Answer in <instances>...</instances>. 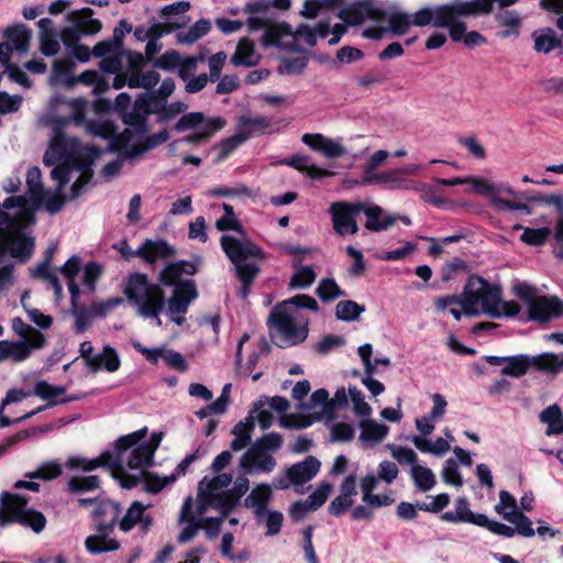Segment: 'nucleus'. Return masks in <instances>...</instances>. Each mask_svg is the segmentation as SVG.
Returning <instances> with one entry per match:
<instances>
[{"label":"nucleus","mask_w":563,"mask_h":563,"mask_svg":"<svg viewBox=\"0 0 563 563\" xmlns=\"http://www.w3.org/2000/svg\"><path fill=\"white\" fill-rule=\"evenodd\" d=\"M93 11L90 8L70 11L67 14L69 26L60 31V40L64 44H74L82 36L93 35L100 32L101 22L92 18Z\"/></svg>","instance_id":"obj_15"},{"label":"nucleus","mask_w":563,"mask_h":563,"mask_svg":"<svg viewBox=\"0 0 563 563\" xmlns=\"http://www.w3.org/2000/svg\"><path fill=\"white\" fill-rule=\"evenodd\" d=\"M120 365L121 360L118 352L112 346L104 345L101 352L95 354L87 366L93 373L99 371L114 373L120 368Z\"/></svg>","instance_id":"obj_29"},{"label":"nucleus","mask_w":563,"mask_h":563,"mask_svg":"<svg viewBox=\"0 0 563 563\" xmlns=\"http://www.w3.org/2000/svg\"><path fill=\"white\" fill-rule=\"evenodd\" d=\"M399 169H391L379 174H373L369 177H365L364 184H388L393 189H410L412 188L409 181L400 178Z\"/></svg>","instance_id":"obj_43"},{"label":"nucleus","mask_w":563,"mask_h":563,"mask_svg":"<svg viewBox=\"0 0 563 563\" xmlns=\"http://www.w3.org/2000/svg\"><path fill=\"white\" fill-rule=\"evenodd\" d=\"M282 164L288 165L299 172L306 173L310 178H320L329 176L330 172L322 169L310 163V157L307 155L296 154L280 162Z\"/></svg>","instance_id":"obj_37"},{"label":"nucleus","mask_w":563,"mask_h":563,"mask_svg":"<svg viewBox=\"0 0 563 563\" xmlns=\"http://www.w3.org/2000/svg\"><path fill=\"white\" fill-rule=\"evenodd\" d=\"M34 246V240L24 234L16 216L0 212V257L9 252L12 257L25 262Z\"/></svg>","instance_id":"obj_12"},{"label":"nucleus","mask_w":563,"mask_h":563,"mask_svg":"<svg viewBox=\"0 0 563 563\" xmlns=\"http://www.w3.org/2000/svg\"><path fill=\"white\" fill-rule=\"evenodd\" d=\"M273 496L272 487L267 484L256 485L244 499V506L254 510L257 520H261L266 512L267 505Z\"/></svg>","instance_id":"obj_27"},{"label":"nucleus","mask_w":563,"mask_h":563,"mask_svg":"<svg viewBox=\"0 0 563 563\" xmlns=\"http://www.w3.org/2000/svg\"><path fill=\"white\" fill-rule=\"evenodd\" d=\"M316 292L318 297L323 301H331L344 295L333 278L322 279L319 283Z\"/></svg>","instance_id":"obj_64"},{"label":"nucleus","mask_w":563,"mask_h":563,"mask_svg":"<svg viewBox=\"0 0 563 563\" xmlns=\"http://www.w3.org/2000/svg\"><path fill=\"white\" fill-rule=\"evenodd\" d=\"M362 212H364L367 218L365 228L368 231H385L397 221V217L385 214L383 208L377 205L363 202Z\"/></svg>","instance_id":"obj_25"},{"label":"nucleus","mask_w":563,"mask_h":563,"mask_svg":"<svg viewBox=\"0 0 563 563\" xmlns=\"http://www.w3.org/2000/svg\"><path fill=\"white\" fill-rule=\"evenodd\" d=\"M466 184L471 185L470 191L481 196H487L494 205V199L500 195V190L494 184L477 177H465Z\"/></svg>","instance_id":"obj_53"},{"label":"nucleus","mask_w":563,"mask_h":563,"mask_svg":"<svg viewBox=\"0 0 563 563\" xmlns=\"http://www.w3.org/2000/svg\"><path fill=\"white\" fill-rule=\"evenodd\" d=\"M243 12L249 14L246 24L251 32L264 31L274 21L268 14V4L265 2L247 3Z\"/></svg>","instance_id":"obj_28"},{"label":"nucleus","mask_w":563,"mask_h":563,"mask_svg":"<svg viewBox=\"0 0 563 563\" xmlns=\"http://www.w3.org/2000/svg\"><path fill=\"white\" fill-rule=\"evenodd\" d=\"M301 308L318 311L319 306L311 296L297 295L274 307L269 313L267 324L280 347L298 344L307 338L308 317Z\"/></svg>","instance_id":"obj_4"},{"label":"nucleus","mask_w":563,"mask_h":563,"mask_svg":"<svg viewBox=\"0 0 563 563\" xmlns=\"http://www.w3.org/2000/svg\"><path fill=\"white\" fill-rule=\"evenodd\" d=\"M56 250V245H51L46 250L42 262L38 263L35 267L31 268V276L33 278H38L48 283L54 289L56 299L59 300L63 296V287L58 280L56 271L51 268V263Z\"/></svg>","instance_id":"obj_20"},{"label":"nucleus","mask_w":563,"mask_h":563,"mask_svg":"<svg viewBox=\"0 0 563 563\" xmlns=\"http://www.w3.org/2000/svg\"><path fill=\"white\" fill-rule=\"evenodd\" d=\"M152 465H153V461L151 462V465H148V467H151ZM145 468H147V466L137 468L139 471H141V473H140V475H135V476L139 477L137 484L141 482V478H144L145 490L148 493L157 494L166 485L174 483L177 478V475H175V474H172L170 476H166V477H159L157 475L145 472Z\"/></svg>","instance_id":"obj_49"},{"label":"nucleus","mask_w":563,"mask_h":563,"mask_svg":"<svg viewBox=\"0 0 563 563\" xmlns=\"http://www.w3.org/2000/svg\"><path fill=\"white\" fill-rule=\"evenodd\" d=\"M247 140L246 133H240L238 130L234 135L222 140L219 145V154L217 156V162L220 163L224 161L238 146L244 143Z\"/></svg>","instance_id":"obj_61"},{"label":"nucleus","mask_w":563,"mask_h":563,"mask_svg":"<svg viewBox=\"0 0 563 563\" xmlns=\"http://www.w3.org/2000/svg\"><path fill=\"white\" fill-rule=\"evenodd\" d=\"M531 367L539 372L558 375L563 371V353L554 354L550 352L530 356Z\"/></svg>","instance_id":"obj_35"},{"label":"nucleus","mask_w":563,"mask_h":563,"mask_svg":"<svg viewBox=\"0 0 563 563\" xmlns=\"http://www.w3.org/2000/svg\"><path fill=\"white\" fill-rule=\"evenodd\" d=\"M410 441L420 452L430 453L435 456H442L451 449L450 442L444 438H438L431 441L423 437L413 435L410 438Z\"/></svg>","instance_id":"obj_40"},{"label":"nucleus","mask_w":563,"mask_h":563,"mask_svg":"<svg viewBox=\"0 0 563 563\" xmlns=\"http://www.w3.org/2000/svg\"><path fill=\"white\" fill-rule=\"evenodd\" d=\"M261 407H267L268 409L283 415L279 418V424L286 429H305L311 426L312 419L305 416L296 415H284L290 407L289 401L280 396H262L257 401L254 402L250 413L254 416L256 410Z\"/></svg>","instance_id":"obj_16"},{"label":"nucleus","mask_w":563,"mask_h":563,"mask_svg":"<svg viewBox=\"0 0 563 563\" xmlns=\"http://www.w3.org/2000/svg\"><path fill=\"white\" fill-rule=\"evenodd\" d=\"M5 35L8 38L5 43L10 45L11 53L14 49L20 56H24L29 52L32 32L25 25L10 27Z\"/></svg>","instance_id":"obj_34"},{"label":"nucleus","mask_w":563,"mask_h":563,"mask_svg":"<svg viewBox=\"0 0 563 563\" xmlns=\"http://www.w3.org/2000/svg\"><path fill=\"white\" fill-rule=\"evenodd\" d=\"M477 519L478 527L486 528L494 534L505 538H512L516 534V530L512 527L499 521L490 520L486 515H479Z\"/></svg>","instance_id":"obj_62"},{"label":"nucleus","mask_w":563,"mask_h":563,"mask_svg":"<svg viewBox=\"0 0 563 563\" xmlns=\"http://www.w3.org/2000/svg\"><path fill=\"white\" fill-rule=\"evenodd\" d=\"M232 476L228 473L218 474L213 478L203 477L198 485V515L202 516L209 508L220 510L224 515V496Z\"/></svg>","instance_id":"obj_14"},{"label":"nucleus","mask_w":563,"mask_h":563,"mask_svg":"<svg viewBox=\"0 0 563 563\" xmlns=\"http://www.w3.org/2000/svg\"><path fill=\"white\" fill-rule=\"evenodd\" d=\"M109 532H98L85 540V547L91 554H100L118 550L120 544L115 539L108 537Z\"/></svg>","instance_id":"obj_39"},{"label":"nucleus","mask_w":563,"mask_h":563,"mask_svg":"<svg viewBox=\"0 0 563 563\" xmlns=\"http://www.w3.org/2000/svg\"><path fill=\"white\" fill-rule=\"evenodd\" d=\"M74 62L68 58L55 59L52 74L48 81L52 86L73 87L76 84L75 77L71 76Z\"/></svg>","instance_id":"obj_33"},{"label":"nucleus","mask_w":563,"mask_h":563,"mask_svg":"<svg viewBox=\"0 0 563 563\" xmlns=\"http://www.w3.org/2000/svg\"><path fill=\"white\" fill-rule=\"evenodd\" d=\"M461 307L466 316L486 314L495 319L514 317L520 311L516 301L501 300V289L498 286L476 275L470 277L464 288Z\"/></svg>","instance_id":"obj_5"},{"label":"nucleus","mask_w":563,"mask_h":563,"mask_svg":"<svg viewBox=\"0 0 563 563\" xmlns=\"http://www.w3.org/2000/svg\"><path fill=\"white\" fill-rule=\"evenodd\" d=\"M496 21L499 25L506 27L505 31L499 32V36L503 38L511 35L517 36L519 34V26L521 19L515 10H503L496 14Z\"/></svg>","instance_id":"obj_48"},{"label":"nucleus","mask_w":563,"mask_h":563,"mask_svg":"<svg viewBox=\"0 0 563 563\" xmlns=\"http://www.w3.org/2000/svg\"><path fill=\"white\" fill-rule=\"evenodd\" d=\"M518 0H464L466 15H485L493 11V3L500 8L512 5Z\"/></svg>","instance_id":"obj_46"},{"label":"nucleus","mask_w":563,"mask_h":563,"mask_svg":"<svg viewBox=\"0 0 563 563\" xmlns=\"http://www.w3.org/2000/svg\"><path fill=\"white\" fill-rule=\"evenodd\" d=\"M187 103L175 101L169 104L158 103L153 104V97H139L134 103V108L144 112L145 114L156 113L161 121H167L184 112L187 109Z\"/></svg>","instance_id":"obj_19"},{"label":"nucleus","mask_w":563,"mask_h":563,"mask_svg":"<svg viewBox=\"0 0 563 563\" xmlns=\"http://www.w3.org/2000/svg\"><path fill=\"white\" fill-rule=\"evenodd\" d=\"M301 141L311 150L320 152L328 158H339L345 154V148L340 142L320 133H306L301 136Z\"/></svg>","instance_id":"obj_23"},{"label":"nucleus","mask_w":563,"mask_h":563,"mask_svg":"<svg viewBox=\"0 0 563 563\" xmlns=\"http://www.w3.org/2000/svg\"><path fill=\"white\" fill-rule=\"evenodd\" d=\"M534 49L538 53L548 54L555 47L561 45V41L556 37L553 29L545 27L533 32Z\"/></svg>","instance_id":"obj_45"},{"label":"nucleus","mask_w":563,"mask_h":563,"mask_svg":"<svg viewBox=\"0 0 563 563\" xmlns=\"http://www.w3.org/2000/svg\"><path fill=\"white\" fill-rule=\"evenodd\" d=\"M11 47L7 43H0V64L5 67L9 78L23 86L24 88L31 87V81L23 70L10 63Z\"/></svg>","instance_id":"obj_38"},{"label":"nucleus","mask_w":563,"mask_h":563,"mask_svg":"<svg viewBox=\"0 0 563 563\" xmlns=\"http://www.w3.org/2000/svg\"><path fill=\"white\" fill-rule=\"evenodd\" d=\"M269 125V121L264 117H249L242 115L239 120L238 131L240 133H246L247 139L252 136L253 133L263 131Z\"/></svg>","instance_id":"obj_58"},{"label":"nucleus","mask_w":563,"mask_h":563,"mask_svg":"<svg viewBox=\"0 0 563 563\" xmlns=\"http://www.w3.org/2000/svg\"><path fill=\"white\" fill-rule=\"evenodd\" d=\"M260 62V55L255 52L254 43L249 38H242L231 57L234 66H255Z\"/></svg>","instance_id":"obj_36"},{"label":"nucleus","mask_w":563,"mask_h":563,"mask_svg":"<svg viewBox=\"0 0 563 563\" xmlns=\"http://www.w3.org/2000/svg\"><path fill=\"white\" fill-rule=\"evenodd\" d=\"M196 273L197 266L192 262L177 261L166 264L159 273L158 280L164 286L174 287L168 300L161 285L151 283L142 273L129 276L123 294L139 316L145 319L156 317L166 307L169 320L177 325H183L190 303L198 297V290L194 280H183L181 275L192 276Z\"/></svg>","instance_id":"obj_2"},{"label":"nucleus","mask_w":563,"mask_h":563,"mask_svg":"<svg viewBox=\"0 0 563 563\" xmlns=\"http://www.w3.org/2000/svg\"><path fill=\"white\" fill-rule=\"evenodd\" d=\"M26 195L31 201V208L38 209L43 206L46 190L42 184V173L38 167H32L26 174Z\"/></svg>","instance_id":"obj_30"},{"label":"nucleus","mask_w":563,"mask_h":563,"mask_svg":"<svg viewBox=\"0 0 563 563\" xmlns=\"http://www.w3.org/2000/svg\"><path fill=\"white\" fill-rule=\"evenodd\" d=\"M505 520L515 525L516 533L522 537L530 538L536 533L532 521L521 511H510V515H505Z\"/></svg>","instance_id":"obj_56"},{"label":"nucleus","mask_w":563,"mask_h":563,"mask_svg":"<svg viewBox=\"0 0 563 563\" xmlns=\"http://www.w3.org/2000/svg\"><path fill=\"white\" fill-rule=\"evenodd\" d=\"M471 15H457L452 24L453 25H460L462 26V32L460 34V38L459 40H453L454 42H463L465 44V46L467 47H475V46H478V45H482L485 43V37L476 32V31H471L468 33H466V24L465 22L463 21V19L465 18H470Z\"/></svg>","instance_id":"obj_57"},{"label":"nucleus","mask_w":563,"mask_h":563,"mask_svg":"<svg viewBox=\"0 0 563 563\" xmlns=\"http://www.w3.org/2000/svg\"><path fill=\"white\" fill-rule=\"evenodd\" d=\"M365 311V307L353 300H341L336 303L335 316L342 321L358 320L361 313Z\"/></svg>","instance_id":"obj_52"},{"label":"nucleus","mask_w":563,"mask_h":563,"mask_svg":"<svg viewBox=\"0 0 563 563\" xmlns=\"http://www.w3.org/2000/svg\"><path fill=\"white\" fill-rule=\"evenodd\" d=\"M360 440L371 445L379 443L388 433V428L375 420H363L360 422Z\"/></svg>","instance_id":"obj_41"},{"label":"nucleus","mask_w":563,"mask_h":563,"mask_svg":"<svg viewBox=\"0 0 563 563\" xmlns=\"http://www.w3.org/2000/svg\"><path fill=\"white\" fill-rule=\"evenodd\" d=\"M409 474H410V477H411L415 486L420 492H423V493L429 492L437 484L435 474L433 473V471L431 468H429L427 466L417 464L416 466L410 468Z\"/></svg>","instance_id":"obj_44"},{"label":"nucleus","mask_w":563,"mask_h":563,"mask_svg":"<svg viewBox=\"0 0 563 563\" xmlns=\"http://www.w3.org/2000/svg\"><path fill=\"white\" fill-rule=\"evenodd\" d=\"M147 506H144L141 501H133L124 516L119 520L117 525L120 530L123 532H128L132 530L137 523H140V529L142 532L146 533L153 523V520L150 516L145 515Z\"/></svg>","instance_id":"obj_22"},{"label":"nucleus","mask_w":563,"mask_h":563,"mask_svg":"<svg viewBox=\"0 0 563 563\" xmlns=\"http://www.w3.org/2000/svg\"><path fill=\"white\" fill-rule=\"evenodd\" d=\"M211 29V22L207 19L198 20L187 31H183L176 34V41L179 44H188L191 45L196 43L198 40L203 37Z\"/></svg>","instance_id":"obj_47"},{"label":"nucleus","mask_w":563,"mask_h":563,"mask_svg":"<svg viewBox=\"0 0 563 563\" xmlns=\"http://www.w3.org/2000/svg\"><path fill=\"white\" fill-rule=\"evenodd\" d=\"M225 120L222 117L206 118L202 112L184 114L175 124L177 132L192 130L194 133L181 139L188 144H199L208 141L216 132L223 129Z\"/></svg>","instance_id":"obj_13"},{"label":"nucleus","mask_w":563,"mask_h":563,"mask_svg":"<svg viewBox=\"0 0 563 563\" xmlns=\"http://www.w3.org/2000/svg\"><path fill=\"white\" fill-rule=\"evenodd\" d=\"M100 486V478L97 475L74 476L68 482V488L71 493L82 494L92 492Z\"/></svg>","instance_id":"obj_55"},{"label":"nucleus","mask_w":563,"mask_h":563,"mask_svg":"<svg viewBox=\"0 0 563 563\" xmlns=\"http://www.w3.org/2000/svg\"><path fill=\"white\" fill-rule=\"evenodd\" d=\"M175 249L164 240H145L135 251V255L143 258L148 264H154L159 260H166L175 255Z\"/></svg>","instance_id":"obj_24"},{"label":"nucleus","mask_w":563,"mask_h":563,"mask_svg":"<svg viewBox=\"0 0 563 563\" xmlns=\"http://www.w3.org/2000/svg\"><path fill=\"white\" fill-rule=\"evenodd\" d=\"M342 0H306L300 11L307 19L316 18L322 10H331L338 7Z\"/></svg>","instance_id":"obj_59"},{"label":"nucleus","mask_w":563,"mask_h":563,"mask_svg":"<svg viewBox=\"0 0 563 563\" xmlns=\"http://www.w3.org/2000/svg\"><path fill=\"white\" fill-rule=\"evenodd\" d=\"M66 388L63 386L51 385L45 380L37 382L34 385L33 394L43 400L48 401L46 407H52L60 402L74 401L79 399L78 396H69L65 399L57 400V397L64 395Z\"/></svg>","instance_id":"obj_32"},{"label":"nucleus","mask_w":563,"mask_h":563,"mask_svg":"<svg viewBox=\"0 0 563 563\" xmlns=\"http://www.w3.org/2000/svg\"><path fill=\"white\" fill-rule=\"evenodd\" d=\"M12 330L20 339L18 341H0V363L7 360L22 362L31 355L32 351L42 349L45 344L43 333L20 318L12 320Z\"/></svg>","instance_id":"obj_10"},{"label":"nucleus","mask_w":563,"mask_h":563,"mask_svg":"<svg viewBox=\"0 0 563 563\" xmlns=\"http://www.w3.org/2000/svg\"><path fill=\"white\" fill-rule=\"evenodd\" d=\"M92 514L103 519L98 523L97 532H110L117 526L121 508L119 504L107 499L99 501Z\"/></svg>","instance_id":"obj_26"},{"label":"nucleus","mask_w":563,"mask_h":563,"mask_svg":"<svg viewBox=\"0 0 563 563\" xmlns=\"http://www.w3.org/2000/svg\"><path fill=\"white\" fill-rule=\"evenodd\" d=\"M147 117V114L136 110L134 107L131 112L123 113L122 121L126 128L119 134L117 142L120 146L125 147V157L134 158L140 156L169 139L166 130L146 135L148 132Z\"/></svg>","instance_id":"obj_7"},{"label":"nucleus","mask_w":563,"mask_h":563,"mask_svg":"<svg viewBox=\"0 0 563 563\" xmlns=\"http://www.w3.org/2000/svg\"><path fill=\"white\" fill-rule=\"evenodd\" d=\"M363 202H333L329 209L333 229L339 235L355 234L358 231L356 217L362 212Z\"/></svg>","instance_id":"obj_17"},{"label":"nucleus","mask_w":563,"mask_h":563,"mask_svg":"<svg viewBox=\"0 0 563 563\" xmlns=\"http://www.w3.org/2000/svg\"><path fill=\"white\" fill-rule=\"evenodd\" d=\"M540 420L548 426L545 430L547 435L563 433V413L558 405L549 406L542 410Z\"/></svg>","instance_id":"obj_42"},{"label":"nucleus","mask_w":563,"mask_h":563,"mask_svg":"<svg viewBox=\"0 0 563 563\" xmlns=\"http://www.w3.org/2000/svg\"><path fill=\"white\" fill-rule=\"evenodd\" d=\"M290 33L288 25H282L275 22V20L264 30V34L261 38L263 46H280V40L284 35Z\"/></svg>","instance_id":"obj_54"},{"label":"nucleus","mask_w":563,"mask_h":563,"mask_svg":"<svg viewBox=\"0 0 563 563\" xmlns=\"http://www.w3.org/2000/svg\"><path fill=\"white\" fill-rule=\"evenodd\" d=\"M62 474V466L56 462H47L42 464L36 471L27 472L24 474L29 479H43L49 481L58 477Z\"/></svg>","instance_id":"obj_63"},{"label":"nucleus","mask_w":563,"mask_h":563,"mask_svg":"<svg viewBox=\"0 0 563 563\" xmlns=\"http://www.w3.org/2000/svg\"><path fill=\"white\" fill-rule=\"evenodd\" d=\"M320 466L319 460L309 455L303 461L288 467V475L292 478L296 492L303 493L301 487L318 474Z\"/></svg>","instance_id":"obj_21"},{"label":"nucleus","mask_w":563,"mask_h":563,"mask_svg":"<svg viewBox=\"0 0 563 563\" xmlns=\"http://www.w3.org/2000/svg\"><path fill=\"white\" fill-rule=\"evenodd\" d=\"M283 442V437L276 432H269L256 439L240 457V467L250 475L272 473L277 465L273 453L282 448Z\"/></svg>","instance_id":"obj_8"},{"label":"nucleus","mask_w":563,"mask_h":563,"mask_svg":"<svg viewBox=\"0 0 563 563\" xmlns=\"http://www.w3.org/2000/svg\"><path fill=\"white\" fill-rule=\"evenodd\" d=\"M457 15H466L464 0H453L432 8L424 7L411 14L415 26L445 27L449 30L452 40H459L462 32V26L452 24Z\"/></svg>","instance_id":"obj_11"},{"label":"nucleus","mask_w":563,"mask_h":563,"mask_svg":"<svg viewBox=\"0 0 563 563\" xmlns=\"http://www.w3.org/2000/svg\"><path fill=\"white\" fill-rule=\"evenodd\" d=\"M531 367L530 356L526 354H518L508 356L505 366L501 369L503 375L521 377Z\"/></svg>","instance_id":"obj_51"},{"label":"nucleus","mask_w":563,"mask_h":563,"mask_svg":"<svg viewBox=\"0 0 563 563\" xmlns=\"http://www.w3.org/2000/svg\"><path fill=\"white\" fill-rule=\"evenodd\" d=\"M29 500L21 494L2 492L0 494V525L7 526L18 522L30 528L35 533L42 532L46 527L45 516L27 507Z\"/></svg>","instance_id":"obj_9"},{"label":"nucleus","mask_w":563,"mask_h":563,"mask_svg":"<svg viewBox=\"0 0 563 563\" xmlns=\"http://www.w3.org/2000/svg\"><path fill=\"white\" fill-rule=\"evenodd\" d=\"M529 319L547 322L563 316V301L558 297L537 296L528 306Z\"/></svg>","instance_id":"obj_18"},{"label":"nucleus","mask_w":563,"mask_h":563,"mask_svg":"<svg viewBox=\"0 0 563 563\" xmlns=\"http://www.w3.org/2000/svg\"><path fill=\"white\" fill-rule=\"evenodd\" d=\"M221 247L234 265L236 277L242 283L240 297L245 299L260 272L258 262L263 257L262 250L247 239L231 235L221 236Z\"/></svg>","instance_id":"obj_6"},{"label":"nucleus","mask_w":563,"mask_h":563,"mask_svg":"<svg viewBox=\"0 0 563 563\" xmlns=\"http://www.w3.org/2000/svg\"><path fill=\"white\" fill-rule=\"evenodd\" d=\"M255 429V418L249 412V416L236 423L232 429V434L234 435L230 448L234 452H239L245 449L252 439V434Z\"/></svg>","instance_id":"obj_31"},{"label":"nucleus","mask_w":563,"mask_h":563,"mask_svg":"<svg viewBox=\"0 0 563 563\" xmlns=\"http://www.w3.org/2000/svg\"><path fill=\"white\" fill-rule=\"evenodd\" d=\"M52 107L56 110L66 108L70 112L68 117L49 115L47 118V123L54 129V136L43 162L47 166H54L51 176L56 181V190L54 194L46 191L43 205L51 214H55L65 203V197L62 195L64 186L74 180L69 198H77L81 188L92 177L91 166L100 156L101 151L95 146L82 147L76 137H68L62 132V129L69 122L80 123L84 120V102L81 100L54 97Z\"/></svg>","instance_id":"obj_1"},{"label":"nucleus","mask_w":563,"mask_h":563,"mask_svg":"<svg viewBox=\"0 0 563 563\" xmlns=\"http://www.w3.org/2000/svg\"><path fill=\"white\" fill-rule=\"evenodd\" d=\"M316 273L311 266H299L290 278L289 286L295 289H303L316 280Z\"/></svg>","instance_id":"obj_60"},{"label":"nucleus","mask_w":563,"mask_h":563,"mask_svg":"<svg viewBox=\"0 0 563 563\" xmlns=\"http://www.w3.org/2000/svg\"><path fill=\"white\" fill-rule=\"evenodd\" d=\"M250 487L249 478L240 476L235 479L233 487L228 489L224 496V515H228L239 503L240 498L246 494Z\"/></svg>","instance_id":"obj_50"},{"label":"nucleus","mask_w":563,"mask_h":563,"mask_svg":"<svg viewBox=\"0 0 563 563\" xmlns=\"http://www.w3.org/2000/svg\"><path fill=\"white\" fill-rule=\"evenodd\" d=\"M146 433L147 428H142L122 435L115 441L113 451H103L92 460L70 456L66 465L69 468H82L86 472L108 466L122 487L132 488L137 485L139 477L128 474L126 468H141L151 465L152 457L163 440V432H155L152 433L148 441L142 442Z\"/></svg>","instance_id":"obj_3"}]
</instances>
